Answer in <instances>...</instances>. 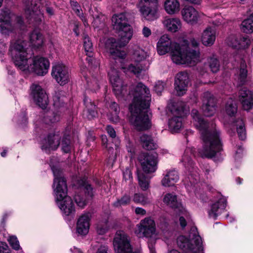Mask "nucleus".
Wrapping results in <instances>:
<instances>
[{
	"label": "nucleus",
	"instance_id": "nucleus-1",
	"mask_svg": "<svg viewBox=\"0 0 253 253\" xmlns=\"http://www.w3.org/2000/svg\"><path fill=\"white\" fill-rule=\"evenodd\" d=\"M191 115L203 141L202 148L199 150L200 156L202 158L215 159L223 150L220 130L213 123L210 124L205 121L196 109L192 110Z\"/></svg>",
	"mask_w": 253,
	"mask_h": 253
},
{
	"label": "nucleus",
	"instance_id": "nucleus-2",
	"mask_svg": "<svg viewBox=\"0 0 253 253\" xmlns=\"http://www.w3.org/2000/svg\"><path fill=\"white\" fill-rule=\"evenodd\" d=\"M157 49L158 53L161 55L170 52L171 60L177 64L193 66L200 61L199 50L191 49L189 43L186 40L177 43L172 42L168 35H164L157 42Z\"/></svg>",
	"mask_w": 253,
	"mask_h": 253
},
{
	"label": "nucleus",
	"instance_id": "nucleus-3",
	"mask_svg": "<svg viewBox=\"0 0 253 253\" xmlns=\"http://www.w3.org/2000/svg\"><path fill=\"white\" fill-rule=\"evenodd\" d=\"M112 21L113 28L117 31L119 39L117 42L114 38L109 39L106 42L105 47L115 58L123 59L126 56V53L119 48L126 46L130 40L133 34L132 29L124 13L114 14Z\"/></svg>",
	"mask_w": 253,
	"mask_h": 253
},
{
	"label": "nucleus",
	"instance_id": "nucleus-4",
	"mask_svg": "<svg viewBox=\"0 0 253 253\" xmlns=\"http://www.w3.org/2000/svg\"><path fill=\"white\" fill-rule=\"evenodd\" d=\"M52 171L54 176L53 188L58 206L65 215L72 216L75 213V208L71 197L67 195L66 181L60 170L53 168Z\"/></svg>",
	"mask_w": 253,
	"mask_h": 253
},
{
	"label": "nucleus",
	"instance_id": "nucleus-5",
	"mask_svg": "<svg viewBox=\"0 0 253 253\" xmlns=\"http://www.w3.org/2000/svg\"><path fill=\"white\" fill-rule=\"evenodd\" d=\"M27 49V42L22 36L15 38L10 42L9 54L15 66L22 71H25L29 67Z\"/></svg>",
	"mask_w": 253,
	"mask_h": 253
},
{
	"label": "nucleus",
	"instance_id": "nucleus-6",
	"mask_svg": "<svg viewBox=\"0 0 253 253\" xmlns=\"http://www.w3.org/2000/svg\"><path fill=\"white\" fill-rule=\"evenodd\" d=\"M178 246L185 253H204L202 240L199 235L197 228L191 227L188 237L179 236L177 239ZM168 253H181L176 250H171Z\"/></svg>",
	"mask_w": 253,
	"mask_h": 253
},
{
	"label": "nucleus",
	"instance_id": "nucleus-7",
	"mask_svg": "<svg viewBox=\"0 0 253 253\" xmlns=\"http://www.w3.org/2000/svg\"><path fill=\"white\" fill-rule=\"evenodd\" d=\"M148 109V108H144L142 105L129 106L130 123L138 130H146L151 126V123L147 114Z\"/></svg>",
	"mask_w": 253,
	"mask_h": 253
},
{
	"label": "nucleus",
	"instance_id": "nucleus-8",
	"mask_svg": "<svg viewBox=\"0 0 253 253\" xmlns=\"http://www.w3.org/2000/svg\"><path fill=\"white\" fill-rule=\"evenodd\" d=\"M129 95L133 97L130 105L149 107L151 101L150 90L143 83L140 82L132 84L129 87Z\"/></svg>",
	"mask_w": 253,
	"mask_h": 253
},
{
	"label": "nucleus",
	"instance_id": "nucleus-9",
	"mask_svg": "<svg viewBox=\"0 0 253 253\" xmlns=\"http://www.w3.org/2000/svg\"><path fill=\"white\" fill-rule=\"evenodd\" d=\"M192 155L191 150L187 148L185 150L182 156L181 162L183 163L186 170L187 171L188 176L186 177L183 181L185 186H192L196 183L199 180L198 173L197 172V168L194 167V164L191 159Z\"/></svg>",
	"mask_w": 253,
	"mask_h": 253
},
{
	"label": "nucleus",
	"instance_id": "nucleus-10",
	"mask_svg": "<svg viewBox=\"0 0 253 253\" xmlns=\"http://www.w3.org/2000/svg\"><path fill=\"white\" fill-rule=\"evenodd\" d=\"M134 233L139 238H151L156 235V224L154 220L150 217L142 219L136 225Z\"/></svg>",
	"mask_w": 253,
	"mask_h": 253
},
{
	"label": "nucleus",
	"instance_id": "nucleus-11",
	"mask_svg": "<svg viewBox=\"0 0 253 253\" xmlns=\"http://www.w3.org/2000/svg\"><path fill=\"white\" fill-rule=\"evenodd\" d=\"M113 246L116 253H133L130 239L123 231H117L113 240Z\"/></svg>",
	"mask_w": 253,
	"mask_h": 253
},
{
	"label": "nucleus",
	"instance_id": "nucleus-12",
	"mask_svg": "<svg viewBox=\"0 0 253 253\" xmlns=\"http://www.w3.org/2000/svg\"><path fill=\"white\" fill-rule=\"evenodd\" d=\"M143 170L147 173L155 172L157 169V156L155 153H142L138 157Z\"/></svg>",
	"mask_w": 253,
	"mask_h": 253
},
{
	"label": "nucleus",
	"instance_id": "nucleus-13",
	"mask_svg": "<svg viewBox=\"0 0 253 253\" xmlns=\"http://www.w3.org/2000/svg\"><path fill=\"white\" fill-rule=\"evenodd\" d=\"M51 76L61 85L67 84L70 80L68 69L62 63H56L52 66Z\"/></svg>",
	"mask_w": 253,
	"mask_h": 253
},
{
	"label": "nucleus",
	"instance_id": "nucleus-14",
	"mask_svg": "<svg viewBox=\"0 0 253 253\" xmlns=\"http://www.w3.org/2000/svg\"><path fill=\"white\" fill-rule=\"evenodd\" d=\"M49 62L45 58L36 56L33 59V64L29 65L26 70L31 71L38 75L43 76L47 73L49 67Z\"/></svg>",
	"mask_w": 253,
	"mask_h": 253
},
{
	"label": "nucleus",
	"instance_id": "nucleus-15",
	"mask_svg": "<svg viewBox=\"0 0 253 253\" xmlns=\"http://www.w3.org/2000/svg\"><path fill=\"white\" fill-rule=\"evenodd\" d=\"M31 95L34 102L40 107L44 109L48 103V96L44 90L39 84H33L31 86Z\"/></svg>",
	"mask_w": 253,
	"mask_h": 253
},
{
	"label": "nucleus",
	"instance_id": "nucleus-16",
	"mask_svg": "<svg viewBox=\"0 0 253 253\" xmlns=\"http://www.w3.org/2000/svg\"><path fill=\"white\" fill-rule=\"evenodd\" d=\"M15 27L11 23V13L9 10H2L0 13V32L8 35L15 31Z\"/></svg>",
	"mask_w": 253,
	"mask_h": 253
},
{
	"label": "nucleus",
	"instance_id": "nucleus-17",
	"mask_svg": "<svg viewBox=\"0 0 253 253\" xmlns=\"http://www.w3.org/2000/svg\"><path fill=\"white\" fill-rule=\"evenodd\" d=\"M202 109L205 116H212L216 110V102L213 95L209 92H205L202 95Z\"/></svg>",
	"mask_w": 253,
	"mask_h": 253
},
{
	"label": "nucleus",
	"instance_id": "nucleus-18",
	"mask_svg": "<svg viewBox=\"0 0 253 253\" xmlns=\"http://www.w3.org/2000/svg\"><path fill=\"white\" fill-rule=\"evenodd\" d=\"M61 135V133L59 131L49 134L42 141L41 146L42 150L47 153L50 150H56L59 145Z\"/></svg>",
	"mask_w": 253,
	"mask_h": 253
},
{
	"label": "nucleus",
	"instance_id": "nucleus-19",
	"mask_svg": "<svg viewBox=\"0 0 253 253\" xmlns=\"http://www.w3.org/2000/svg\"><path fill=\"white\" fill-rule=\"evenodd\" d=\"M189 82L187 73L181 72L176 74L175 78L174 89L177 95H183L186 93Z\"/></svg>",
	"mask_w": 253,
	"mask_h": 253
},
{
	"label": "nucleus",
	"instance_id": "nucleus-20",
	"mask_svg": "<svg viewBox=\"0 0 253 253\" xmlns=\"http://www.w3.org/2000/svg\"><path fill=\"white\" fill-rule=\"evenodd\" d=\"M173 116L168 122L169 127L172 133L177 132L182 127V116L183 113L181 108H174L171 110Z\"/></svg>",
	"mask_w": 253,
	"mask_h": 253
},
{
	"label": "nucleus",
	"instance_id": "nucleus-21",
	"mask_svg": "<svg viewBox=\"0 0 253 253\" xmlns=\"http://www.w3.org/2000/svg\"><path fill=\"white\" fill-rule=\"evenodd\" d=\"M108 75L115 94L117 96L124 95L126 92V86L123 85L118 72L113 70L108 73Z\"/></svg>",
	"mask_w": 253,
	"mask_h": 253
},
{
	"label": "nucleus",
	"instance_id": "nucleus-22",
	"mask_svg": "<svg viewBox=\"0 0 253 253\" xmlns=\"http://www.w3.org/2000/svg\"><path fill=\"white\" fill-rule=\"evenodd\" d=\"M163 202L174 210L175 212L180 211L182 214L187 215V211L178 201L177 196L173 193H167L163 198Z\"/></svg>",
	"mask_w": 253,
	"mask_h": 253
},
{
	"label": "nucleus",
	"instance_id": "nucleus-23",
	"mask_svg": "<svg viewBox=\"0 0 253 253\" xmlns=\"http://www.w3.org/2000/svg\"><path fill=\"white\" fill-rule=\"evenodd\" d=\"M146 57V53L143 50H138L135 51L133 54V58L135 63L128 66V71L138 76L144 69L142 64L139 63L143 61Z\"/></svg>",
	"mask_w": 253,
	"mask_h": 253
},
{
	"label": "nucleus",
	"instance_id": "nucleus-24",
	"mask_svg": "<svg viewBox=\"0 0 253 253\" xmlns=\"http://www.w3.org/2000/svg\"><path fill=\"white\" fill-rule=\"evenodd\" d=\"M181 13L183 19L190 24H196L200 18L198 11L192 6H184Z\"/></svg>",
	"mask_w": 253,
	"mask_h": 253
},
{
	"label": "nucleus",
	"instance_id": "nucleus-25",
	"mask_svg": "<svg viewBox=\"0 0 253 253\" xmlns=\"http://www.w3.org/2000/svg\"><path fill=\"white\" fill-rule=\"evenodd\" d=\"M239 98L244 110H249L253 107V92L247 88L240 90Z\"/></svg>",
	"mask_w": 253,
	"mask_h": 253
},
{
	"label": "nucleus",
	"instance_id": "nucleus-26",
	"mask_svg": "<svg viewBox=\"0 0 253 253\" xmlns=\"http://www.w3.org/2000/svg\"><path fill=\"white\" fill-rule=\"evenodd\" d=\"M85 197H84L81 194H78L74 197L75 201L77 205L80 208H83L86 205L87 201L93 196L92 188L90 185L85 183L82 187Z\"/></svg>",
	"mask_w": 253,
	"mask_h": 253
},
{
	"label": "nucleus",
	"instance_id": "nucleus-27",
	"mask_svg": "<svg viewBox=\"0 0 253 253\" xmlns=\"http://www.w3.org/2000/svg\"><path fill=\"white\" fill-rule=\"evenodd\" d=\"M136 6L146 20L153 21L158 18V9L156 7L147 6L145 4H141V2H138Z\"/></svg>",
	"mask_w": 253,
	"mask_h": 253
},
{
	"label": "nucleus",
	"instance_id": "nucleus-28",
	"mask_svg": "<svg viewBox=\"0 0 253 253\" xmlns=\"http://www.w3.org/2000/svg\"><path fill=\"white\" fill-rule=\"evenodd\" d=\"M164 27L169 32L175 33L180 30L182 23L178 18H170L166 16L162 21Z\"/></svg>",
	"mask_w": 253,
	"mask_h": 253
},
{
	"label": "nucleus",
	"instance_id": "nucleus-29",
	"mask_svg": "<svg viewBox=\"0 0 253 253\" xmlns=\"http://www.w3.org/2000/svg\"><path fill=\"white\" fill-rule=\"evenodd\" d=\"M90 215L89 213L83 214L79 218L77 224V232L81 235H86L89 228Z\"/></svg>",
	"mask_w": 253,
	"mask_h": 253
},
{
	"label": "nucleus",
	"instance_id": "nucleus-30",
	"mask_svg": "<svg viewBox=\"0 0 253 253\" xmlns=\"http://www.w3.org/2000/svg\"><path fill=\"white\" fill-rule=\"evenodd\" d=\"M32 5H33L32 9L29 8H27L25 9V14L27 15V18L34 21L37 23H41L43 18V13L39 9L40 6L38 3H35L34 4L32 3Z\"/></svg>",
	"mask_w": 253,
	"mask_h": 253
},
{
	"label": "nucleus",
	"instance_id": "nucleus-31",
	"mask_svg": "<svg viewBox=\"0 0 253 253\" xmlns=\"http://www.w3.org/2000/svg\"><path fill=\"white\" fill-rule=\"evenodd\" d=\"M179 179L178 172L175 169L167 170L161 183L165 187L172 186L179 180Z\"/></svg>",
	"mask_w": 253,
	"mask_h": 253
},
{
	"label": "nucleus",
	"instance_id": "nucleus-32",
	"mask_svg": "<svg viewBox=\"0 0 253 253\" xmlns=\"http://www.w3.org/2000/svg\"><path fill=\"white\" fill-rule=\"evenodd\" d=\"M216 32L214 28L208 27L204 30L201 36V41L206 46L212 45L215 40Z\"/></svg>",
	"mask_w": 253,
	"mask_h": 253
},
{
	"label": "nucleus",
	"instance_id": "nucleus-33",
	"mask_svg": "<svg viewBox=\"0 0 253 253\" xmlns=\"http://www.w3.org/2000/svg\"><path fill=\"white\" fill-rule=\"evenodd\" d=\"M227 201L224 199H220L217 202L212 204L209 211V216L211 218L216 219L225 209Z\"/></svg>",
	"mask_w": 253,
	"mask_h": 253
},
{
	"label": "nucleus",
	"instance_id": "nucleus-34",
	"mask_svg": "<svg viewBox=\"0 0 253 253\" xmlns=\"http://www.w3.org/2000/svg\"><path fill=\"white\" fill-rule=\"evenodd\" d=\"M30 45L35 48L42 46L43 43V38L41 32L34 30L29 35Z\"/></svg>",
	"mask_w": 253,
	"mask_h": 253
},
{
	"label": "nucleus",
	"instance_id": "nucleus-35",
	"mask_svg": "<svg viewBox=\"0 0 253 253\" xmlns=\"http://www.w3.org/2000/svg\"><path fill=\"white\" fill-rule=\"evenodd\" d=\"M164 8L168 14L173 15L179 11L180 3L178 0H165Z\"/></svg>",
	"mask_w": 253,
	"mask_h": 253
},
{
	"label": "nucleus",
	"instance_id": "nucleus-36",
	"mask_svg": "<svg viewBox=\"0 0 253 253\" xmlns=\"http://www.w3.org/2000/svg\"><path fill=\"white\" fill-rule=\"evenodd\" d=\"M140 140L142 147L146 150H150L155 149L157 147V144L150 135L143 134L140 137Z\"/></svg>",
	"mask_w": 253,
	"mask_h": 253
},
{
	"label": "nucleus",
	"instance_id": "nucleus-37",
	"mask_svg": "<svg viewBox=\"0 0 253 253\" xmlns=\"http://www.w3.org/2000/svg\"><path fill=\"white\" fill-rule=\"evenodd\" d=\"M86 108V116L89 120L96 117L97 112L96 106L92 102H88L87 99L84 100Z\"/></svg>",
	"mask_w": 253,
	"mask_h": 253
},
{
	"label": "nucleus",
	"instance_id": "nucleus-38",
	"mask_svg": "<svg viewBox=\"0 0 253 253\" xmlns=\"http://www.w3.org/2000/svg\"><path fill=\"white\" fill-rule=\"evenodd\" d=\"M133 201L136 204L145 206L151 203V200L147 194L135 193L133 197Z\"/></svg>",
	"mask_w": 253,
	"mask_h": 253
},
{
	"label": "nucleus",
	"instance_id": "nucleus-39",
	"mask_svg": "<svg viewBox=\"0 0 253 253\" xmlns=\"http://www.w3.org/2000/svg\"><path fill=\"white\" fill-rule=\"evenodd\" d=\"M225 110L229 116H234L237 111V106L236 101L232 98H229L226 103Z\"/></svg>",
	"mask_w": 253,
	"mask_h": 253
},
{
	"label": "nucleus",
	"instance_id": "nucleus-40",
	"mask_svg": "<svg viewBox=\"0 0 253 253\" xmlns=\"http://www.w3.org/2000/svg\"><path fill=\"white\" fill-rule=\"evenodd\" d=\"M60 118V116L58 113L48 111L44 116L43 121L46 124H51L58 122Z\"/></svg>",
	"mask_w": 253,
	"mask_h": 253
},
{
	"label": "nucleus",
	"instance_id": "nucleus-41",
	"mask_svg": "<svg viewBox=\"0 0 253 253\" xmlns=\"http://www.w3.org/2000/svg\"><path fill=\"white\" fill-rule=\"evenodd\" d=\"M242 30L246 33L253 32V13L248 18L244 20L241 24Z\"/></svg>",
	"mask_w": 253,
	"mask_h": 253
},
{
	"label": "nucleus",
	"instance_id": "nucleus-42",
	"mask_svg": "<svg viewBox=\"0 0 253 253\" xmlns=\"http://www.w3.org/2000/svg\"><path fill=\"white\" fill-rule=\"evenodd\" d=\"M70 3L71 6H72V8L75 13L81 18V19L84 22V24L85 26H88L87 20L82 12V10L80 8V6L79 5L78 3L75 1L74 0H71Z\"/></svg>",
	"mask_w": 253,
	"mask_h": 253
},
{
	"label": "nucleus",
	"instance_id": "nucleus-43",
	"mask_svg": "<svg viewBox=\"0 0 253 253\" xmlns=\"http://www.w3.org/2000/svg\"><path fill=\"white\" fill-rule=\"evenodd\" d=\"M137 178L141 189L143 191L147 190L149 187V179L144 173L138 171L137 172Z\"/></svg>",
	"mask_w": 253,
	"mask_h": 253
},
{
	"label": "nucleus",
	"instance_id": "nucleus-44",
	"mask_svg": "<svg viewBox=\"0 0 253 253\" xmlns=\"http://www.w3.org/2000/svg\"><path fill=\"white\" fill-rule=\"evenodd\" d=\"M237 126V131L239 137L241 140H244L246 138V131L244 123L242 119H238L235 125Z\"/></svg>",
	"mask_w": 253,
	"mask_h": 253
},
{
	"label": "nucleus",
	"instance_id": "nucleus-45",
	"mask_svg": "<svg viewBox=\"0 0 253 253\" xmlns=\"http://www.w3.org/2000/svg\"><path fill=\"white\" fill-rule=\"evenodd\" d=\"M209 66L213 73L217 72L220 68V63L218 59L214 56L210 57L208 60Z\"/></svg>",
	"mask_w": 253,
	"mask_h": 253
},
{
	"label": "nucleus",
	"instance_id": "nucleus-46",
	"mask_svg": "<svg viewBox=\"0 0 253 253\" xmlns=\"http://www.w3.org/2000/svg\"><path fill=\"white\" fill-rule=\"evenodd\" d=\"M131 198L129 195H125L120 199H118L114 202L113 206L115 207L119 208L122 206L127 205L130 204Z\"/></svg>",
	"mask_w": 253,
	"mask_h": 253
},
{
	"label": "nucleus",
	"instance_id": "nucleus-47",
	"mask_svg": "<svg viewBox=\"0 0 253 253\" xmlns=\"http://www.w3.org/2000/svg\"><path fill=\"white\" fill-rule=\"evenodd\" d=\"M240 36H237L235 35H231L229 36L226 42L228 45L238 49V46H239V39Z\"/></svg>",
	"mask_w": 253,
	"mask_h": 253
},
{
	"label": "nucleus",
	"instance_id": "nucleus-48",
	"mask_svg": "<svg viewBox=\"0 0 253 253\" xmlns=\"http://www.w3.org/2000/svg\"><path fill=\"white\" fill-rule=\"evenodd\" d=\"M61 145L62 150L64 152L67 153L71 151V146L69 136L67 135L63 137Z\"/></svg>",
	"mask_w": 253,
	"mask_h": 253
},
{
	"label": "nucleus",
	"instance_id": "nucleus-49",
	"mask_svg": "<svg viewBox=\"0 0 253 253\" xmlns=\"http://www.w3.org/2000/svg\"><path fill=\"white\" fill-rule=\"evenodd\" d=\"M238 42V49H246L249 47L251 42L250 39L247 36H240Z\"/></svg>",
	"mask_w": 253,
	"mask_h": 253
},
{
	"label": "nucleus",
	"instance_id": "nucleus-50",
	"mask_svg": "<svg viewBox=\"0 0 253 253\" xmlns=\"http://www.w3.org/2000/svg\"><path fill=\"white\" fill-rule=\"evenodd\" d=\"M83 40L85 51L90 55L93 51L92 43L87 35H84Z\"/></svg>",
	"mask_w": 253,
	"mask_h": 253
},
{
	"label": "nucleus",
	"instance_id": "nucleus-51",
	"mask_svg": "<svg viewBox=\"0 0 253 253\" xmlns=\"http://www.w3.org/2000/svg\"><path fill=\"white\" fill-rule=\"evenodd\" d=\"M248 71L247 65L245 61L242 60L240 63V69L239 71V78L241 82H244L247 76Z\"/></svg>",
	"mask_w": 253,
	"mask_h": 253
},
{
	"label": "nucleus",
	"instance_id": "nucleus-52",
	"mask_svg": "<svg viewBox=\"0 0 253 253\" xmlns=\"http://www.w3.org/2000/svg\"><path fill=\"white\" fill-rule=\"evenodd\" d=\"M108 229L109 226L107 220L100 222L97 225L96 230L97 233L100 235L104 234L108 231Z\"/></svg>",
	"mask_w": 253,
	"mask_h": 253
},
{
	"label": "nucleus",
	"instance_id": "nucleus-53",
	"mask_svg": "<svg viewBox=\"0 0 253 253\" xmlns=\"http://www.w3.org/2000/svg\"><path fill=\"white\" fill-rule=\"evenodd\" d=\"M60 94L61 93L59 92H56L53 97V105L57 108L62 106L64 104V97L63 96H60Z\"/></svg>",
	"mask_w": 253,
	"mask_h": 253
},
{
	"label": "nucleus",
	"instance_id": "nucleus-54",
	"mask_svg": "<svg viewBox=\"0 0 253 253\" xmlns=\"http://www.w3.org/2000/svg\"><path fill=\"white\" fill-rule=\"evenodd\" d=\"M106 131L108 135L115 140V146L118 147L119 144V140L116 138V133L114 128L111 126H107L106 127Z\"/></svg>",
	"mask_w": 253,
	"mask_h": 253
},
{
	"label": "nucleus",
	"instance_id": "nucleus-55",
	"mask_svg": "<svg viewBox=\"0 0 253 253\" xmlns=\"http://www.w3.org/2000/svg\"><path fill=\"white\" fill-rule=\"evenodd\" d=\"M176 213L178 214L179 216V223L181 227L182 228H184L186 227L187 225V221L186 220H188L189 218V214L187 211V215L185 216L184 214H182L181 212L180 211H177L175 212Z\"/></svg>",
	"mask_w": 253,
	"mask_h": 253
},
{
	"label": "nucleus",
	"instance_id": "nucleus-56",
	"mask_svg": "<svg viewBox=\"0 0 253 253\" xmlns=\"http://www.w3.org/2000/svg\"><path fill=\"white\" fill-rule=\"evenodd\" d=\"M8 241L11 247L15 250H18L20 248L19 241L16 237L12 236H10L8 239Z\"/></svg>",
	"mask_w": 253,
	"mask_h": 253
},
{
	"label": "nucleus",
	"instance_id": "nucleus-57",
	"mask_svg": "<svg viewBox=\"0 0 253 253\" xmlns=\"http://www.w3.org/2000/svg\"><path fill=\"white\" fill-rule=\"evenodd\" d=\"M166 84L165 82L158 81L154 85V90L158 95H160L164 90Z\"/></svg>",
	"mask_w": 253,
	"mask_h": 253
},
{
	"label": "nucleus",
	"instance_id": "nucleus-58",
	"mask_svg": "<svg viewBox=\"0 0 253 253\" xmlns=\"http://www.w3.org/2000/svg\"><path fill=\"white\" fill-rule=\"evenodd\" d=\"M104 20V16L102 14H98L94 17V20L93 21V26L95 28L99 27L100 25L103 23Z\"/></svg>",
	"mask_w": 253,
	"mask_h": 253
},
{
	"label": "nucleus",
	"instance_id": "nucleus-59",
	"mask_svg": "<svg viewBox=\"0 0 253 253\" xmlns=\"http://www.w3.org/2000/svg\"><path fill=\"white\" fill-rule=\"evenodd\" d=\"M86 55L88 56L86 58V61L88 63L89 65L91 67L92 66H93L95 68H97L99 63L98 62H97L94 58H93L92 56V52H91V54L89 55L87 53H86Z\"/></svg>",
	"mask_w": 253,
	"mask_h": 253
},
{
	"label": "nucleus",
	"instance_id": "nucleus-60",
	"mask_svg": "<svg viewBox=\"0 0 253 253\" xmlns=\"http://www.w3.org/2000/svg\"><path fill=\"white\" fill-rule=\"evenodd\" d=\"M0 253H10L8 247L5 243L0 242Z\"/></svg>",
	"mask_w": 253,
	"mask_h": 253
},
{
	"label": "nucleus",
	"instance_id": "nucleus-61",
	"mask_svg": "<svg viewBox=\"0 0 253 253\" xmlns=\"http://www.w3.org/2000/svg\"><path fill=\"white\" fill-rule=\"evenodd\" d=\"M123 176L126 180L132 179V173L128 168H126L125 170L123 171Z\"/></svg>",
	"mask_w": 253,
	"mask_h": 253
},
{
	"label": "nucleus",
	"instance_id": "nucleus-62",
	"mask_svg": "<svg viewBox=\"0 0 253 253\" xmlns=\"http://www.w3.org/2000/svg\"><path fill=\"white\" fill-rule=\"evenodd\" d=\"M110 109L112 111L111 114L114 112L115 114H119V107L118 105L115 102H113L111 103L110 105Z\"/></svg>",
	"mask_w": 253,
	"mask_h": 253
},
{
	"label": "nucleus",
	"instance_id": "nucleus-63",
	"mask_svg": "<svg viewBox=\"0 0 253 253\" xmlns=\"http://www.w3.org/2000/svg\"><path fill=\"white\" fill-rule=\"evenodd\" d=\"M88 85L89 87H92L94 90H97L99 88L98 83L94 79L90 83L88 82Z\"/></svg>",
	"mask_w": 253,
	"mask_h": 253
},
{
	"label": "nucleus",
	"instance_id": "nucleus-64",
	"mask_svg": "<svg viewBox=\"0 0 253 253\" xmlns=\"http://www.w3.org/2000/svg\"><path fill=\"white\" fill-rule=\"evenodd\" d=\"M109 119L113 123H117L119 121L118 114H111L109 116Z\"/></svg>",
	"mask_w": 253,
	"mask_h": 253
}]
</instances>
